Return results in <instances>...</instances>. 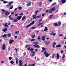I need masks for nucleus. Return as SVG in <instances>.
<instances>
[{"instance_id":"f257e3e1","label":"nucleus","mask_w":66,"mask_h":66,"mask_svg":"<svg viewBox=\"0 0 66 66\" xmlns=\"http://www.w3.org/2000/svg\"><path fill=\"white\" fill-rule=\"evenodd\" d=\"M43 53L44 55H45L46 57H48L50 55V54H48L46 51H44Z\"/></svg>"},{"instance_id":"f03ea898","label":"nucleus","mask_w":66,"mask_h":66,"mask_svg":"<svg viewBox=\"0 0 66 66\" xmlns=\"http://www.w3.org/2000/svg\"><path fill=\"white\" fill-rule=\"evenodd\" d=\"M35 22H34V21H32V22L31 23L29 24L28 25H27L26 26V27L27 28H28L29 27H30V26H31L32 25H33V24H34L35 23Z\"/></svg>"},{"instance_id":"7ed1b4c3","label":"nucleus","mask_w":66,"mask_h":66,"mask_svg":"<svg viewBox=\"0 0 66 66\" xmlns=\"http://www.w3.org/2000/svg\"><path fill=\"white\" fill-rule=\"evenodd\" d=\"M6 48V46L5 45V44H3V47H2V49L3 50H5Z\"/></svg>"},{"instance_id":"20e7f679","label":"nucleus","mask_w":66,"mask_h":66,"mask_svg":"<svg viewBox=\"0 0 66 66\" xmlns=\"http://www.w3.org/2000/svg\"><path fill=\"white\" fill-rule=\"evenodd\" d=\"M10 12L7 11H6L5 12V14L6 16H8L9 15H10Z\"/></svg>"},{"instance_id":"39448f33","label":"nucleus","mask_w":66,"mask_h":66,"mask_svg":"<svg viewBox=\"0 0 66 66\" xmlns=\"http://www.w3.org/2000/svg\"><path fill=\"white\" fill-rule=\"evenodd\" d=\"M51 35H53V36H55L56 35V34L55 33H53V32H52L50 34Z\"/></svg>"},{"instance_id":"423d86ee","label":"nucleus","mask_w":66,"mask_h":66,"mask_svg":"<svg viewBox=\"0 0 66 66\" xmlns=\"http://www.w3.org/2000/svg\"><path fill=\"white\" fill-rule=\"evenodd\" d=\"M27 50H30V51H33V50H34V49L32 48L30 49V47H29L27 48Z\"/></svg>"},{"instance_id":"0eeeda50","label":"nucleus","mask_w":66,"mask_h":66,"mask_svg":"<svg viewBox=\"0 0 66 66\" xmlns=\"http://www.w3.org/2000/svg\"><path fill=\"white\" fill-rule=\"evenodd\" d=\"M21 17H22V16H19L17 17L16 19H18V20H20L21 19Z\"/></svg>"},{"instance_id":"6e6552de","label":"nucleus","mask_w":66,"mask_h":66,"mask_svg":"<svg viewBox=\"0 0 66 66\" xmlns=\"http://www.w3.org/2000/svg\"><path fill=\"white\" fill-rule=\"evenodd\" d=\"M33 46H34V47H35L36 48H40V46H39V45H33Z\"/></svg>"},{"instance_id":"1a4fd4ad","label":"nucleus","mask_w":66,"mask_h":66,"mask_svg":"<svg viewBox=\"0 0 66 66\" xmlns=\"http://www.w3.org/2000/svg\"><path fill=\"white\" fill-rule=\"evenodd\" d=\"M29 2L27 4V6H30L31 5V2Z\"/></svg>"},{"instance_id":"9d476101","label":"nucleus","mask_w":66,"mask_h":66,"mask_svg":"<svg viewBox=\"0 0 66 66\" xmlns=\"http://www.w3.org/2000/svg\"><path fill=\"white\" fill-rule=\"evenodd\" d=\"M14 42V40H13L12 39H11L9 41V43L10 44H11L12 43H13V42Z\"/></svg>"},{"instance_id":"9b49d317","label":"nucleus","mask_w":66,"mask_h":66,"mask_svg":"<svg viewBox=\"0 0 66 66\" xmlns=\"http://www.w3.org/2000/svg\"><path fill=\"white\" fill-rule=\"evenodd\" d=\"M50 43V41H47L45 43L46 44V45H48L49 44V43Z\"/></svg>"},{"instance_id":"f8f14e48","label":"nucleus","mask_w":66,"mask_h":66,"mask_svg":"<svg viewBox=\"0 0 66 66\" xmlns=\"http://www.w3.org/2000/svg\"><path fill=\"white\" fill-rule=\"evenodd\" d=\"M42 50L41 51V52H44V51H45L46 50V48L43 47L42 48Z\"/></svg>"},{"instance_id":"ddd939ff","label":"nucleus","mask_w":66,"mask_h":66,"mask_svg":"<svg viewBox=\"0 0 66 66\" xmlns=\"http://www.w3.org/2000/svg\"><path fill=\"white\" fill-rule=\"evenodd\" d=\"M56 55L57 59H59V57H60V55H59L58 53H57Z\"/></svg>"},{"instance_id":"4468645a","label":"nucleus","mask_w":66,"mask_h":66,"mask_svg":"<svg viewBox=\"0 0 66 66\" xmlns=\"http://www.w3.org/2000/svg\"><path fill=\"white\" fill-rule=\"evenodd\" d=\"M7 30V28H6L5 29H3V32H5Z\"/></svg>"},{"instance_id":"2eb2a0df","label":"nucleus","mask_w":66,"mask_h":66,"mask_svg":"<svg viewBox=\"0 0 66 66\" xmlns=\"http://www.w3.org/2000/svg\"><path fill=\"white\" fill-rule=\"evenodd\" d=\"M16 64H17L18 63V58H16Z\"/></svg>"},{"instance_id":"dca6fc26","label":"nucleus","mask_w":66,"mask_h":66,"mask_svg":"<svg viewBox=\"0 0 66 66\" xmlns=\"http://www.w3.org/2000/svg\"><path fill=\"white\" fill-rule=\"evenodd\" d=\"M62 3H65L66 2V0H62L61 1Z\"/></svg>"},{"instance_id":"f3484780","label":"nucleus","mask_w":66,"mask_h":66,"mask_svg":"<svg viewBox=\"0 0 66 66\" xmlns=\"http://www.w3.org/2000/svg\"><path fill=\"white\" fill-rule=\"evenodd\" d=\"M4 26H5V27H7V28H8V27H9V26H8V25H7V23H6L4 25Z\"/></svg>"},{"instance_id":"a211bd4d","label":"nucleus","mask_w":66,"mask_h":66,"mask_svg":"<svg viewBox=\"0 0 66 66\" xmlns=\"http://www.w3.org/2000/svg\"><path fill=\"white\" fill-rule=\"evenodd\" d=\"M54 25L55 27H57V26H58V24H57V23H54Z\"/></svg>"},{"instance_id":"6ab92c4d","label":"nucleus","mask_w":66,"mask_h":66,"mask_svg":"<svg viewBox=\"0 0 66 66\" xmlns=\"http://www.w3.org/2000/svg\"><path fill=\"white\" fill-rule=\"evenodd\" d=\"M7 37H11V36H12V35L10 34H7Z\"/></svg>"},{"instance_id":"aec40b11","label":"nucleus","mask_w":66,"mask_h":66,"mask_svg":"<svg viewBox=\"0 0 66 66\" xmlns=\"http://www.w3.org/2000/svg\"><path fill=\"white\" fill-rule=\"evenodd\" d=\"M61 47V45H60L59 44H58L57 45H56V47Z\"/></svg>"},{"instance_id":"412c9836","label":"nucleus","mask_w":66,"mask_h":66,"mask_svg":"<svg viewBox=\"0 0 66 66\" xmlns=\"http://www.w3.org/2000/svg\"><path fill=\"white\" fill-rule=\"evenodd\" d=\"M36 14H35L34 15H33V18L34 19H36V17L35 16H36Z\"/></svg>"},{"instance_id":"4be33fe9","label":"nucleus","mask_w":66,"mask_h":66,"mask_svg":"<svg viewBox=\"0 0 66 66\" xmlns=\"http://www.w3.org/2000/svg\"><path fill=\"white\" fill-rule=\"evenodd\" d=\"M44 31H48V28L47 27H45V29H44Z\"/></svg>"},{"instance_id":"5701e85b","label":"nucleus","mask_w":66,"mask_h":66,"mask_svg":"<svg viewBox=\"0 0 66 66\" xmlns=\"http://www.w3.org/2000/svg\"><path fill=\"white\" fill-rule=\"evenodd\" d=\"M55 10V7H54V8L50 9V10H52V11H54Z\"/></svg>"},{"instance_id":"b1692460","label":"nucleus","mask_w":66,"mask_h":66,"mask_svg":"<svg viewBox=\"0 0 66 66\" xmlns=\"http://www.w3.org/2000/svg\"><path fill=\"white\" fill-rule=\"evenodd\" d=\"M42 40H45V36H42Z\"/></svg>"},{"instance_id":"393cba45","label":"nucleus","mask_w":66,"mask_h":66,"mask_svg":"<svg viewBox=\"0 0 66 66\" xmlns=\"http://www.w3.org/2000/svg\"><path fill=\"white\" fill-rule=\"evenodd\" d=\"M41 14H40V15L39 16H36V18L37 19H38V18H40L41 17Z\"/></svg>"},{"instance_id":"a878e982","label":"nucleus","mask_w":66,"mask_h":66,"mask_svg":"<svg viewBox=\"0 0 66 66\" xmlns=\"http://www.w3.org/2000/svg\"><path fill=\"white\" fill-rule=\"evenodd\" d=\"M31 37L32 38H34V37H35V34L34 35H32Z\"/></svg>"},{"instance_id":"bb28decb","label":"nucleus","mask_w":66,"mask_h":66,"mask_svg":"<svg viewBox=\"0 0 66 66\" xmlns=\"http://www.w3.org/2000/svg\"><path fill=\"white\" fill-rule=\"evenodd\" d=\"M25 18L26 17H25V16H23L22 19V21H23V20H24V19H25Z\"/></svg>"},{"instance_id":"cd10ccee","label":"nucleus","mask_w":66,"mask_h":66,"mask_svg":"<svg viewBox=\"0 0 66 66\" xmlns=\"http://www.w3.org/2000/svg\"><path fill=\"white\" fill-rule=\"evenodd\" d=\"M9 19L10 20H13V18H9Z\"/></svg>"},{"instance_id":"c85d7f7f","label":"nucleus","mask_w":66,"mask_h":66,"mask_svg":"<svg viewBox=\"0 0 66 66\" xmlns=\"http://www.w3.org/2000/svg\"><path fill=\"white\" fill-rule=\"evenodd\" d=\"M61 25V22H59L58 23V26L59 27H60V26Z\"/></svg>"},{"instance_id":"c756f323","label":"nucleus","mask_w":66,"mask_h":66,"mask_svg":"<svg viewBox=\"0 0 66 66\" xmlns=\"http://www.w3.org/2000/svg\"><path fill=\"white\" fill-rule=\"evenodd\" d=\"M37 39L38 40L39 39V40H40V39H40V37L38 36Z\"/></svg>"},{"instance_id":"7c9ffc66","label":"nucleus","mask_w":66,"mask_h":66,"mask_svg":"<svg viewBox=\"0 0 66 66\" xmlns=\"http://www.w3.org/2000/svg\"><path fill=\"white\" fill-rule=\"evenodd\" d=\"M3 37H6V36H7V35H6V34H4V35H3Z\"/></svg>"},{"instance_id":"2f4dec72","label":"nucleus","mask_w":66,"mask_h":66,"mask_svg":"<svg viewBox=\"0 0 66 66\" xmlns=\"http://www.w3.org/2000/svg\"><path fill=\"white\" fill-rule=\"evenodd\" d=\"M3 3H8V2H7L6 1H4L3 2Z\"/></svg>"},{"instance_id":"473e14b6","label":"nucleus","mask_w":66,"mask_h":66,"mask_svg":"<svg viewBox=\"0 0 66 66\" xmlns=\"http://www.w3.org/2000/svg\"><path fill=\"white\" fill-rule=\"evenodd\" d=\"M56 3H54L52 5V6H53L54 5H56Z\"/></svg>"},{"instance_id":"72a5a7b5","label":"nucleus","mask_w":66,"mask_h":66,"mask_svg":"<svg viewBox=\"0 0 66 66\" xmlns=\"http://www.w3.org/2000/svg\"><path fill=\"white\" fill-rule=\"evenodd\" d=\"M9 60H11L12 59V57H9Z\"/></svg>"},{"instance_id":"f704fd0d","label":"nucleus","mask_w":66,"mask_h":66,"mask_svg":"<svg viewBox=\"0 0 66 66\" xmlns=\"http://www.w3.org/2000/svg\"><path fill=\"white\" fill-rule=\"evenodd\" d=\"M10 63L11 64H14V62L12 61H10Z\"/></svg>"},{"instance_id":"c9c22d12","label":"nucleus","mask_w":66,"mask_h":66,"mask_svg":"<svg viewBox=\"0 0 66 66\" xmlns=\"http://www.w3.org/2000/svg\"><path fill=\"white\" fill-rule=\"evenodd\" d=\"M22 64H23V62H22L21 63H19V65L20 66H22Z\"/></svg>"},{"instance_id":"e433bc0d","label":"nucleus","mask_w":66,"mask_h":66,"mask_svg":"<svg viewBox=\"0 0 66 66\" xmlns=\"http://www.w3.org/2000/svg\"><path fill=\"white\" fill-rule=\"evenodd\" d=\"M42 24H43V23H40L38 24V26H40V25H42Z\"/></svg>"},{"instance_id":"4c0bfd02","label":"nucleus","mask_w":66,"mask_h":66,"mask_svg":"<svg viewBox=\"0 0 66 66\" xmlns=\"http://www.w3.org/2000/svg\"><path fill=\"white\" fill-rule=\"evenodd\" d=\"M38 42H36L34 43V44H35V45H38Z\"/></svg>"},{"instance_id":"58836bf2","label":"nucleus","mask_w":66,"mask_h":66,"mask_svg":"<svg viewBox=\"0 0 66 66\" xmlns=\"http://www.w3.org/2000/svg\"><path fill=\"white\" fill-rule=\"evenodd\" d=\"M18 20L17 19H16L13 20L14 22H17Z\"/></svg>"},{"instance_id":"ea45409f","label":"nucleus","mask_w":66,"mask_h":66,"mask_svg":"<svg viewBox=\"0 0 66 66\" xmlns=\"http://www.w3.org/2000/svg\"><path fill=\"white\" fill-rule=\"evenodd\" d=\"M38 11H39L38 10H37V11H35V14H37V13H38Z\"/></svg>"},{"instance_id":"a19ab883","label":"nucleus","mask_w":66,"mask_h":66,"mask_svg":"<svg viewBox=\"0 0 66 66\" xmlns=\"http://www.w3.org/2000/svg\"><path fill=\"white\" fill-rule=\"evenodd\" d=\"M55 54H54L52 56V59H54V57L55 56Z\"/></svg>"},{"instance_id":"79ce46f5","label":"nucleus","mask_w":66,"mask_h":66,"mask_svg":"<svg viewBox=\"0 0 66 66\" xmlns=\"http://www.w3.org/2000/svg\"><path fill=\"white\" fill-rule=\"evenodd\" d=\"M13 6H11L10 8H9V10H11L13 9Z\"/></svg>"},{"instance_id":"37998d69","label":"nucleus","mask_w":66,"mask_h":66,"mask_svg":"<svg viewBox=\"0 0 66 66\" xmlns=\"http://www.w3.org/2000/svg\"><path fill=\"white\" fill-rule=\"evenodd\" d=\"M19 32V31H16L15 32V34H17V33H18Z\"/></svg>"},{"instance_id":"c03bdc74","label":"nucleus","mask_w":66,"mask_h":66,"mask_svg":"<svg viewBox=\"0 0 66 66\" xmlns=\"http://www.w3.org/2000/svg\"><path fill=\"white\" fill-rule=\"evenodd\" d=\"M52 16H53V15H50V18H52Z\"/></svg>"},{"instance_id":"a18cd8bd","label":"nucleus","mask_w":66,"mask_h":66,"mask_svg":"<svg viewBox=\"0 0 66 66\" xmlns=\"http://www.w3.org/2000/svg\"><path fill=\"white\" fill-rule=\"evenodd\" d=\"M48 12L51 13H52V10H49Z\"/></svg>"},{"instance_id":"49530a36","label":"nucleus","mask_w":66,"mask_h":66,"mask_svg":"<svg viewBox=\"0 0 66 66\" xmlns=\"http://www.w3.org/2000/svg\"><path fill=\"white\" fill-rule=\"evenodd\" d=\"M13 3V2H10L9 3V4H11Z\"/></svg>"},{"instance_id":"de8ad7c7","label":"nucleus","mask_w":66,"mask_h":66,"mask_svg":"<svg viewBox=\"0 0 66 66\" xmlns=\"http://www.w3.org/2000/svg\"><path fill=\"white\" fill-rule=\"evenodd\" d=\"M31 52L33 53V54H35V52L34 51H32Z\"/></svg>"},{"instance_id":"09e8293b","label":"nucleus","mask_w":66,"mask_h":66,"mask_svg":"<svg viewBox=\"0 0 66 66\" xmlns=\"http://www.w3.org/2000/svg\"><path fill=\"white\" fill-rule=\"evenodd\" d=\"M42 20H43V19H41L40 20L39 22H42Z\"/></svg>"},{"instance_id":"8fccbe9b","label":"nucleus","mask_w":66,"mask_h":66,"mask_svg":"<svg viewBox=\"0 0 66 66\" xmlns=\"http://www.w3.org/2000/svg\"><path fill=\"white\" fill-rule=\"evenodd\" d=\"M35 28H36V27H32V28H31V29L32 30H33V29H35Z\"/></svg>"},{"instance_id":"3c124183","label":"nucleus","mask_w":66,"mask_h":66,"mask_svg":"<svg viewBox=\"0 0 66 66\" xmlns=\"http://www.w3.org/2000/svg\"><path fill=\"white\" fill-rule=\"evenodd\" d=\"M22 9V7H19V10H21V9Z\"/></svg>"},{"instance_id":"603ef678","label":"nucleus","mask_w":66,"mask_h":66,"mask_svg":"<svg viewBox=\"0 0 66 66\" xmlns=\"http://www.w3.org/2000/svg\"><path fill=\"white\" fill-rule=\"evenodd\" d=\"M30 44H29L28 45H26V48H27V47H29V46H30Z\"/></svg>"},{"instance_id":"864d4df0","label":"nucleus","mask_w":66,"mask_h":66,"mask_svg":"<svg viewBox=\"0 0 66 66\" xmlns=\"http://www.w3.org/2000/svg\"><path fill=\"white\" fill-rule=\"evenodd\" d=\"M22 61H21V60H20L19 61V63H22Z\"/></svg>"},{"instance_id":"5fc2aeb1","label":"nucleus","mask_w":66,"mask_h":66,"mask_svg":"<svg viewBox=\"0 0 66 66\" xmlns=\"http://www.w3.org/2000/svg\"><path fill=\"white\" fill-rule=\"evenodd\" d=\"M35 54H31V56H35Z\"/></svg>"},{"instance_id":"6e6d98bb","label":"nucleus","mask_w":66,"mask_h":66,"mask_svg":"<svg viewBox=\"0 0 66 66\" xmlns=\"http://www.w3.org/2000/svg\"><path fill=\"white\" fill-rule=\"evenodd\" d=\"M2 11L3 12H5V10L4 9H2Z\"/></svg>"},{"instance_id":"4d7b16f0","label":"nucleus","mask_w":66,"mask_h":66,"mask_svg":"<svg viewBox=\"0 0 66 66\" xmlns=\"http://www.w3.org/2000/svg\"><path fill=\"white\" fill-rule=\"evenodd\" d=\"M39 5L40 6H41V5H42V3L41 2H40L39 3Z\"/></svg>"},{"instance_id":"13d9d810","label":"nucleus","mask_w":66,"mask_h":66,"mask_svg":"<svg viewBox=\"0 0 66 66\" xmlns=\"http://www.w3.org/2000/svg\"><path fill=\"white\" fill-rule=\"evenodd\" d=\"M56 45V43L55 42L53 43V45Z\"/></svg>"},{"instance_id":"bf43d9fd","label":"nucleus","mask_w":66,"mask_h":66,"mask_svg":"<svg viewBox=\"0 0 66 66\" xmlns=\"http://www.w3.org/2000/svg\"><path fill=\"white\" fill-rule=\"evenodd\" d=\"M18 14H15V16H18Z\"/></svg>"},{"instance_id":"052dcab7","label":"nucleus","mask_w":66,"mask_h":66,"mask_svg":"<svg viewBox=\"0 0 66 66\" xmlns=\"http://www.w3.org/2000/svg\"><path fill=\"white\" fill-rule=\"evenodd\" d=\"M11 4H9V5H7L6 6V7H7V6H11Z\"/></svg>"},{"instance_id":"680f3d73","label":"nucleus","mask_w":66,"mask_h":66,"mask_svg":"<svg viewBox=\"0 0 66 66\" xmlns=\"http://www.w3.org/2000/svg\"><path fill=\"white\" fill-rule=\"evenodd\" d=\"M61 53H63L64 52V51L63 50H61Z\"/></svg>"},{"instance_id":"e2e57ef3","label":"nucleus","mask_w":66,"mask_h":66,"mask_svg":"<svg viewBox=\"0 0 66 66\" xmlns=\"http://www.w3.org/2000/svg\"><path fill=\"white\" fill-rule=\"evenodd\" d=\"M43 26H44V25H43V24H42L41 25L40 27L41 28H43Z\"/></svg>"},{"instance_id":"0e129e2a","label":"nucleus","mask_w":66,"mask_h":66,"mask_svg":"<svg viewBox=\"0 0 66 66\" xmlns=\"http://www.w3.org/2000/svg\"><path fill=\"white\" fill-rule=\"evenodd\" d=\"M48 1H49V2H52V1H53V0H48Z\"/></svg>"},{"instance_id":"69168bd1","label":"nucleus","mask_w":66,"mask_h":66,"mask_svg":"<svg viewBox=\"0 0 66 66\" xmlns=\"http://www.w3.org/2000/svg\"><path fill=\"white\" fill-rule=\"evenodd\" d=\"M35 64H34V63L33 64L31 65V66H35Z\"/></svg>"},{"instance_id":"338daca9","label":"nucleus","mask_w":66,"mask_h":66,"mask_svg":"<svg viewBox=\"0 0 66 66\" xmlns=\"http://www.w3.org/2000/svg\"><path fill=\"white\" fill-rule=\"evenodd\" d=\"M23 15H24V14H23V13H22L20 14V15H21L22 16Z\"/></svg>"},{"instance_id":"774afa93","label":"nucleus","mask_w":66,"mask_h":66,"mask_svg":"<svg viewBox=\"0 0 66 66\" xmlns=\"http://www.w3.org/2000/svg\"><path fill=\"white\" fill-rule=\"evenodd\" d=\"M11 24V23H8V26H10V25Z\"/></svg>"}]
</instances>
